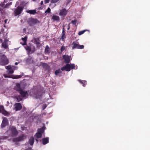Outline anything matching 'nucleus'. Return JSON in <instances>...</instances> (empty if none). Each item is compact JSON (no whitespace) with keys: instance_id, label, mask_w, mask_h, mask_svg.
<instances>
[{"instance_id":"obj_1","label":"nucleus","mask_w":150,"mask_h":150,"mask_svg":"<svg viewBox=\"0 0 150 150\" xmlns=\"http://www.w3.org/2000/svg\"><path fill=\"white\" fill-rule=\"evenodd\" d=\"M25 87V86L23 83H21L17 84L14 88L15 90L19 92V95L16 97L18 102L21 100L22 98H26L28 96L27 91H23Z\"/></svg>"},{"instance_id":"obj_2","label":"nucleus","mask_w":150,"mask_h":150,"mask_svg":"<svg viewBox=\"0 0 150 150\" xmlns=\"http://www.w3.org/2000/svg\"><path fill=\"white\" fill-rule=\"evenodd\" d=\"M5 68L6 69L8 70L7 71V73L8 74H4V76L5 78L6 77H11L14 79H17L18 78H21V75H12L11 76L9 74H12L14 72V70H17L18 68L17 67H16L14 66H11L10 65H8L5 67Z\"/></svg>"},{"instance_id":"obj_3","label":"nucleus","mask_w":150,"mask_h":150,"mask_svg":"<svg viewBox=\"0 0 150 150\" xmlns=\"http://www.w3.org/2000/svg\"><path fill=\"white\" fill-rule=\"evenodd\" d=\"M7 134L9 136L12 137L16 136L18 134V132L16 129L13 127H11L7 131Z\"/></svg>"},{"instance_id":"obj_4","label":"nucleus","mask_w":150,"mask_h":150,"mask_svg":"<svg viewBox=\"0 0 150 150\" xmlns=\"http://www.w3.org/2000/svg\"><path fill=\"white\" fill-rule=\"evenodd\" d=\"M75 65L74 64H67L64 66L62 68L61 70H65L67 71H69L71 69H75Z\"/></svg>"},{"instance_id":"obj_5","label":"nucleus","mask_w":150,"mask_h":150,"mask_svg":"<svg viewBox=\"0 0 150 150\" xmlns=\"http://www.w3.org/2000/svg\"><path fill=\"white\" fill-rule=\"evenodd\" d=\"M9 62L7 57L5 55L0 56V64L5 65L8 64Z\"/></svg>"},{"instance_id":"obj_6","label":"nucleus","mask_w":150,"mask_h":150,"mask_svg":"<svg viewBox=\"0 0 150 150\" xmlns=\"http://www.w3.org/2000/svg\"><path fill=\"white\" fill-rule=\"evenodd\" d=\"M40 22L37 19L33 18H29L28 21V23L29 25L33 26L36 24L40 23Z\"/></svg>"},{"instance_id":"obj_7","label":"nucleus","mask_w":150,"mask_h":150,"mask_svg":"<svg viewBox=\"0 0 150 150\" xmlns=\"http://www.w3.org/2000/svg\"><path fill=\"white\" fill-rule=\"evenodd\" d=\"M45 129V127H43L42 128L38 129V132L35 135L34 137L37 138H40L41 137L42 133H44V131Z\"/></svg>"},{"instance_id":"obj_8","label":"nucleus","mask_w":150,"mask_h":150,"mask_svg":"<svg viewBox=\"0 0 150 150\" xmlns=\"http://www.w3.org/2000/svg\"><path fill=\"white\" fill-rule=\"evenodd\" d=\"M42 93L40 91H34L33 94L31 93V95L33 97L36 99L39 98L42 96Z\"/></svg>"},{"instance_id":"obj_9","label":"nucleus","mask_w":150,"mask_h":150,"mask_svg":"<svg viewBox=\"0 0 150 150\" xmlns=\"http://www.w3.org/2000/svg\"><path fill=\"white\" fill-rule=\"evenodd\" d=\"M67 10L65 9H62L59 11V15L62 18H64L67 15Z\"/></svg>"},{"instance_id":"obj_10","label":"nucleus","mask_w":150,"mask_h":150,"mask_svg":"<svg viewBox=\"0 0 150 150\" xmlns=\"http://www.w3.org/2000/svg\"><path fill=\"white\" fill-rule=\"evenodd\" d=\"M72 45H73L72 47L73 49H83L84 48L83 45H79L78 44L76 43V42H73Z\"/></svg>"},{"instance_id":"obj_11","label":"nucleus","mask_w":150,"mask_h":150,"mask_svg":"<svg viewBox=\"0 0 150 150\" xmlns=\"http://www.w3.org/2000/svg\"><path fill=\"white\" fill-rule=\"evenodd\" d=\"M23 10L21 7L18 6L14 11V15L15 16L18 15L20 14Z\"/></svg>"},{"instance_id":"obj_12","label":"nucleus","mask_w":150,"mask_h":150,"mask_svg":"<svg viewBox=\"0 0 150 150\" xmlns=\"http://www.w3.org/2000/svg\"><path fill=\"white\" fill-rule=\"evenodd\" d=\"M63 59L64 60V62L66 63H69L70 61V57L68 55H64L63 56Z\"/></svg>"},{"instance_id":"obj_13","label":"nucleus","mask_w":150,"mask_h":150,"mask_svg":"<svg viewBox=\"0 0 150 150\" xmlns=\"http://www.w3.org/2000/svg\"><path fill=\"white\" fill-rule=\"evenodd\" d=\"M26 137L23 135H22L20 136L19 137L14 139H13V141L14 142H18L20 141H21L23 139H25Z\"/></svg>"},{"instance_id":"obj_14","label":"nucleus","mask_w":150,"mask_h":150,"mask_svg":"<svg viewBox=\"0 0 150 150\" xmlns=\"http://www.w3.org/2000/svg\"><path fill=\"white\" fill-rule=\"evenodd\" d=\"M8 40L7 39H5L4 41L2 43L1 45L2 47L5 49L8 48Z\"/></svg>"},{"instance_id":"obj_15","label":"nucleus","mask_w":150,"mask_h":150,"mask_svg":"<svg viewBox=\"0 0 150 150\" xmlns=\"http://www.w3.org/2000/svg\"><path fill=\"white\" fill-rule=\"evenodd\" d=\"M8 124V120L5 117H3V120L1 124V127L2 128H4Z\"/></svg>"},{"instance_id":"obj_16","label":"nucleus","mask_w":150,"mask_h":150,"mask_svg":"<svg viewBox=\"0 0 150 150\" xmlns=\"http://www.w3.org/2000/svg\"><path fill=\"white\" fill-rule=\"evenodd\" d=\"M14 109L16 111L19 110L22 108V106L21 104L20 103H16L14 105Z\"/></svg>"},{"instance_id":"obj_17","label":"nucleus","mask_w":150,"mask_h":150,"mask_svg":"<svg viewBox=\"0 0 150 150\" xmlns=\"http://www.w3.org/2000/svg\"><path fill=\"white\" fill-rule=\"evenodd\" d=\"M0 112L6 115H8V113L4 110V107L2 106H0Z\"/></svg>"},{"instance_id":"obj_18","label":"nucleus","mask_w":150,"mask_h":150,"mask_svg":"<svg viewBox=\"0 0 150 150\" xmlns=\"http://www.w3.org/2000/svg\"><path fill=\"white\" fill-rule=\"evenodd\" d=\"M24 47L25 49L27 51V53L28 54H29L31 53H32L34 52V51H33L31 52V48L29 46H25Z\"/></svg>"},{"instance_id":"obj_19","label":"nucleus","mask_w":150,"mask_h":150,"mask_svg":"<svg viewBox=\"0 0 150 150\" xmlns=\"http://www.w3.org/2000/svg\"><path fill=\"white\" fill-rule=\"evenodd\" d=\"M52 19L53 21H59V17L56 15H54L52 17Z\"/></svg>"},{"instance_id":"obj_20","label":"nucleus","mask_w":150,"mask_h":150,"mask_svg":"<svg viewBox=\"0 0 150 150\" xmlns=\"http://www.w3.org/2000/svg\"><path fill=\"white\" fill-rule=\"evenodd\" d=\"M49 142V138L46 137V138H44L42 139V143L44 145H45Z\"/></svg>"},{"instance_id":"obj_21","label":"nucleus","mask_w":150,"mask_h":150,"mask_svg":"<svg viewBox=\"0 0 150 150\" xmlns=\"http://www.w3.org/2000/svg\"><path fill=\"white\" fill-rule=\"evenodd\" d=\"M26 12L31 14H35L36 13V10H28L26 11Z\"/></svg>"},{"instance_id":"obj_22","label":"nucleus","mask_w":150,"mask_h":150,"mask_svg":"<svg viewBox=\"0 0 150 150\" xmlns=\"http://www.w3.org/2000/svg\"><path fill=\"white\" fill-rule=\"evenodd\" d=\"M34 139L33 137H31L29 141V143L31 146H32L34 143Z\"/></svg>"},{"instance_id":"obj_23","label":"nucleus","mask_w":150,"mask_h":150,"mask_svg":"<svg viewBox=\"0 0 150 150\" xmlns=\"http://www.w3.org/2000/svg\"><path fill=\"white\" fill-rule=\"evenodd\" d=\"M62 38L61 39H62V40H63L65 39V38H66V37L65 35V31H64V28H63V31H62Z\"/></svg>"},{"instance_id":"obj_24","label":"nucleus","mask_w":150,"mask_h":150,"mask_svg":"<svg viewBox=\"0 0 150 150\" xmlns=\"http://www.w3.org/2000/svg\"><path fill=\"white\" fill-rule=\"evenodd\" d=\"M22 39L23 42V43H22V45H25L26 43L27 37L25 36L24 38H22Z\"/></svg>"},{"instance_id":"obj_25","label":"nucleus","mask_w":150,"mask_h":150,"mask_svg":"<svg viewBox=\"0 0 150 150\" xmlns=\"http://www.w3.org/2000/svg\"><path fill=\"white\" fill-rule=\"evenodd\" d=\"M78 81L81 84H83V86L84 87L85 86L86 84V81H85L81 80H78Z\"/></svg>"},{"instance_id":"obj_26","label":"nucleus","mask_w":150,"mask_h":150,"mask_svg":"<svg viewBox=\"0 0 150 150\" xmlns=\"http://www.w3.org/2000/svg\"><path fill=\"white\" fill-rule=\"evenodd\" d=\"M12 4V2H10L9 3H8L6 4V5H4V8H8L9 7V6L11 5Z\"/></svg>"},{"instance_id":"obj_27","label":"nucleus","mask_w":150,"mask_h":150,"mask_svg":"<svg viewBox=\"0 0 150 150\" xmlns=\"http://www.w3.org/2000/svg\"><path fill=\"white\" fill-rule=\"evenodd\" d=\"M61 72V70L60 69H58L57 70H56L55 72V74L56 75H58Z\"/></svg>"},{"instance_id":"obj_28","label":"nucleus","mask_w":150,"mask_h":150,"mask_svg":"<svg viewBox=\"0 0 150 150\" xmlns=\"http://www.w3.org/2000/svg\"><path fill=\"white\" fill-rule=\"evenodd\" d=\"M0 6L1 7H0V11H1L3 9V8H4V4L1 3L0 4Z\"/></svg>"},{"instance_id":"obj_29","label":"nucleus","mask_w":150,"mask_h":150,"mask_svg":"<svg viewBox=\"0 0 150 150\" xmlns=\"http://www.w3.org/2000/svg\"><path fill=\"white\" fill-rule=\"evenodd\" d=\"M49 47L48 46V45H47L46 46V47H45V52H48L49 51Z\"/></svg>"},{"instance_id":"obj_30","label":"nucleus","mask_w":150,"mask_h":150,"mask_svg":"<svg viewBox=\"0 0 150 150\" xmlns=\"http://www.w3.org/2000/svg\"><path fill=\"white\" fill-rule=\"evenodd\" d=\"M59 0H51V2L52 3H55L58 1Z\"/></svg>"},{"instance_id":"obj_31","label":"nucleus","mask_w":150,"mask_h":150,"mask_svg":"<svg viewBox=\"0 0 150 150\" xmlns=\"http://www.w3.org/2000/svg\"><path fill=\"white\" fill-rule=\"evenodd\" d=\"M85 30H83L82 31H81L79 32L78 33V34L79 35H80L82 34H83L84 32H85Z\"/></svg>"},{"instance_id":"obj_32","label":"nucleus","mask_w":150,"mask_h":150,"mask_svg":"<svg viewBox=\"0 0 150 150\" xmlns=\"http://www.w3.org/2000/svg\"><path fill=\"white\" fill-rule=\"evenodd\" d=\"M65 48L64 46H62L61 48V51L62 52L65 49Z\"/></svg>"},{"instance_id":"obj_33","label":"nucleus","mask_w":150,"mask_h":150,"mask_svg":"<svg viewBox=\"0 0 150 150\" xmlns=\"http://www.w3.org/2000/svg\"><path fill=\"white\" fill-rule=\"evenodd\" d=\"M72 23L74 25H76V20H74V21H72Z\"/></svg>"},{"instance_id":"obj_34","label":"nucleus","mask_w":150,"mask_h":150,"mask_svg":"<svg viewBox=\"0 0 150 150\" xmlns=\"http://www.w3.org/2000/svg\"><path fill=\"white\" fill-rule=\"evenodd\" d=\"M50 9L49 8H48L46 10L45 12H47L48 13H50Z\"/></svg>"},{"instance_id":"obj_35","label":"nucleus","mask_w":150,"mask_h":150,"mask_svg":"<svg viewBox=\"0 0 150 150\" xmlns=\"http://www.w3.org/2000/svg\"><path fill=\"white\" fill-rule=\"evenodd\" d=\"M47 106L46 105V104H44L43 105V110H44V109H45L46 108Z\"/></svg>"},{"instance_id":"obj_36","label":"nucleus","mask_w":150,"mask_h":150,"mask_svg":"<svg viewBox=\"0 0 150 150\" xmlns=\"http://www.w3.org/2000/svg\"><path fill=\"white\" fill-rule=\"evenodd\" d=\"M42 66L43 67H46L47 66V64L45 63H43L42 64Z\"/></svg>"},{"instance_id":"obj_37","label":"nucleus","mask_w":150,"mask_h":150,"mask_svg":"<svg viewBox=\"0 0 150 150\" xmlns=\"http://www.w3.org/2000/svg\"><path fill=\"white\" fill-rule=\"evenodd\" d=\"M49 0H45L44 1L45 3H47L49 2Z\"/></svg>"},{"instance_id":"obj_38","label":"nucleus","mask_w":150,"mask_h":150,"mask_svg":"<svg viewBox=\"0 0 150 150\" xmlns=\"http://www.w3.org/2000/svg\"><path fill=\"white\" fill-rule=\"evenodd\" d=\"M37 45L38 46H40V44L39 42H37Z\"/></svg>"},{"instance_id":"obj_39","label":"nucleus","mask_w":150,"mask_h":150,"mask_svg":"<svg viewBox=\"0 0 150 150\" xmlns=\"http://www.w3.org/2000/svg\"><path fill=\"white\" fill-rule=\"evenodd\" d=\"M32 148V147L31 146V147H30L28 149H26L25 150H31V149Z\"/></svg>"},{"instance_id":"obj_40","label":"nucleus","mask_w":150,"mask_h":150,"mask_svg":"<svg viewBox=\"0 0 150 150\" xmlns=\"http://www.w3.org/2000/svg\"><path fill=\"white\" fill-rule=\"evenodd\" d=\"M8 21L7 19H6L4 20V22L5 23H7V22Z\"/></svg>"},{"instance_id":"obj_41","label":"nucleus","mask_w":150,"mask_h":150,"mask_svg":"<svg viewBox=\"0 0 150 150\" xmlns=\"http://www.w3.org/2000/svg\"><path fill=\"white\" fill-rule=\"evenodd\" d=\"M43 4V1H42L41 2V5H42Z\"/></svg>"},{"instance_id":"obj_42","label":"nucleus","mask_w":150,"mask_h":150,"mask_svg":"<svg viewBox=\"0 0 150 150\" xmlns=\"http://www.w3.org/2000/svg\"><path fill=\"white\" fill-rule=\"evenodd\" d=\"M8 0H5L4 1V3H5L6 2H7V1Z\"/></svg>"},{"instance_id":"obj_43","label":"nucleus","mask_w":150,"mask_h":150,"mask_svg":"<svg viewBox=\"0 0 150 150\" xmlns=\"http://www.w3.org/2000/svg\"><path fill=\"white\" fill-rule=\"evenodd\" d=\"M18 62H16L15 63V64L16 65H17L18 64Z\"/></svg>"},{"instance_id":"obj_44","label":"nucleus","mask_w":150,"mask_h":150,"mask_svg":"<svg viewBox=\"0 0 150 150\" xmlns=\"http://www.w3.org/2000/svg\"><path fill=\"white\" fill-rule=\"evenodd\" d=\"M1 51L0 50V54L1 53Z\"/></svg>"},{"instance_id":"obj_45","label":"nucleus","mask_w":150,"mask_h":150,"mask_svg":"<svg viewBox=\"0 0 150 150\" xmlns=\"http://www.w3.org/2000/svg\"><path fill=\"white\" fill-rule=\"evenodd\" d=\"M7 103H8V104H9V103L8 101H7Z\"/></svg>"},{"instance_id":"obj_46","label":"nucleus","mask_w":150,"mask_h":150,"mask_svg":"<svg viewBox=\"0 0 150 150\" xmlns=\"http://www.w3.org/2000/svg\"><path fill=\"white\" fill-rule=\"evenodd\" d=\"M76 69H77V66H76Z\"/></svg>"},{"instance_id":"obj_47","label":"nucleus","mask_w":150,"mask_h":150,"mask_svg":"<svg viewBox=\"0 0 150 150\" xmlns=\"http://www.w3.org/2000/svg\"><path fill=\"white\" fill-rule=\"evenodd\" d=\"M69 28H67V29H68V30H69Z\"/></svg>"},{"instance_id":"obj_48","label":"nucleus","mask_w":150,"mask_h":150,"mask_svg":"<svg viewBox=\"0 0 150 150\" xmlns=\"http://www.w3.org/2000/svg\"><path fill=\"white\" fill-rule=\"evenodd\" d=\"M0 40L1 41V40H2V39H0Z\"/></svg>"},{"instance_id":"obj_49","label":"nucleus","mask_w":150,"mask_h":150,"mask_svg":"<svg viewBox=\"0 0 150 150\" xmlns=\"http://www.w3.org/2000/svg\"><path fill=\"white\" fill-rule=\"evenodd\" d=\"M36 141H37V142H38V140H37V139H36Z\"/></svg>"}]
</instances>
